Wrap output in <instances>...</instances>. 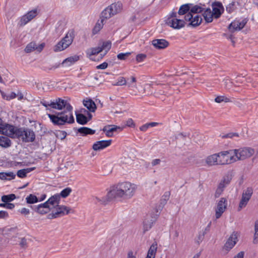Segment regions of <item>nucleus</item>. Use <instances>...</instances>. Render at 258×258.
Returning a JSON list of instances; mask_svg holds the SVG:
<instances>
[{
	"label": "nucleus",
	"instance_id": "64",
	"mask_svg": "<svg viewBox=\"0 0 258 258\" xmlns=\"http://www.w3.org/2000/svg\"><path fill=\"white\" fill-rule=\"evenodd\" d=\"M244 252L240 251L238 252L233 258H243Z\"/></svg>",
	"mask_w": 258,
	"mask_h": 258
},
{
	"label": "nucleus",
	"instance_id": "9",
	"mask_svg": "<svg viewBox=\"0 0 258 258\" xmlns=\"http://www.w3.org/2000/svg\"><path fill=\"white\" fill-rule=\"evenodd\" d=\"M19 128H16L13 125L4 123L2 122L0 125V132L3 134L12 138H17V131Z\"/></svg>",
	"mask_w": 258,
	"mask_h": 258
},
{
	"label": "nucleus",
	"instance_id": "63",
	"mask_svg": "<svg viewBox=\"0 0 258 258\" xmlns=\"http://www.w3.org/2000/svg\"><path fill=\"white\" fill-rule=\"evenodd\" d=\"M126 125L128 126H135V124L134 123L133 120L132 119H128L126 121Z\"/></svg>",
	"mask_w": 258,
	"mask_h": 258
},
{
	"label": "nucleus",
	"instance_id": "62",
	"mask_svg": "<svg viewBox=\"0 0 258 258\" xmlns=\"http://www.w3.org/2000/svg\"><path fill=\"white\" fill-rule=\"evenodd\" d=\"M253 243L254 244L258 243V232H255L253 239Z\"/></svg>",
	"mask_w": 258,
	"mask_h": 258
},
{
	"label": "nucleus",
	"instance_id": "48",
	"mask_svg": "<svg viewBox=\"0 0 258 258\" xmlns=\"http://www.w3.org/2000/svg\"><path fill=\"white\" fill-rule=\"evenodd\" d=\"M224 86L226 89H230L233 86H234V83L228 79H225L223 80Z\"/></svg>",
	"mask_w": 258,
	"mask_h": 258
},
{
	"label": "nucleus",
	"instance_id": "52",
	"mask_svg": "<svg viewBox=\"0 0 258 258\" xmlns=\"http://www.w3.org/2000/svg\"><path fill=\"white\" fill-rule=\"evenodd\" d=\"M27 171L25 169H21L17 171V175L20 178H24L26 176Z\"/></svg>",
	"mask_w": 258,
	"mask_h": 258
},
{
	"label": "nucleus",
	"instance_id": "50",
	"mask_svg": "<svg viewBox=\"0 0 258 258\" xmlns=\"http://www.w3.org/2000/svg\"><path fill=\"white\" fill-rule=\"evenodd\" d=\"M131 54L130 52L126 53H120L117 54V57L118 59L120 60H124L125 59L130 55Z\"/></svg>",
	"mask_w": 258,
	"mask_h": 258
},
{
	"label": "nucleus",
	"instance_id": "34",
	"mask_svg": "<svg viewBox=\"0 0 258 258\" xmlns=\"http://www.w3.org/2000/svg\"><path fill=\"white\" fill-rule=\"evenodd\" d=\"M157 249V243L156 242H154L152 243V244L150 246V248L148 250L147 255L152 256H155V254L156 253Z\"/></svg>",
	"mask_w": 258,
	"mask_h": 258
},
{
	"label": "nucleus",
	"instance_id": "2",
	"mask_svg": "<svg viewBox=\"0 0 258 258\" xmlns=\"http://www.w3.org/2000/svg\"><path fill=\"white\" fill-rule=\"evenodd\" d=\"M137 187V185L128 181L119 182L112 186V189L108 192L107 198L130 199L135 194Z\"/></svg>",
	"mask_w": 258,
	"mask_h": 258
},
{
	"label": "nucleus",
	"instance_id": "14",
	"mask_svg": "<svg viewBox=\"0 0 258 258\" xmlns=\"http://www.w3.org/2000/svg\"><path fill=\"white\" fill-rule=\"evenodd\" d=\"M157 216H152V215H148L145 218L143 222V233H145L151 228L154 223L156 221Z\"/></svg>",
	"mask_w": 258,
	"mask_h": 258
},
{
	"label": "nucleus",
	"instance_id": "57",
	"mask_svg": "<svg viewBox=\"0 0 258 258\" xmlns=\"http://www.w3.org/2000/svg\"><path fill=\"white\" fill-rule=\"evenodd\" d=\"M82 112L87 115V119H88V121L90 120L92 118V115L85 109H83Z\"/></svg>",
	"mask_w": 258,
	"mask_h": 258
},
{
	"label": "nucleus",
	"instance_id": "3",
	"mask_svg": "<svg viewBox=\"0 0 258 258\" xmlns=\"http://www.w3.org/2000/svg\"><path fill=\"white\" fill-rule=\"evenodd\" d=\"M233 155L231 156L232 161H237L238 160H244L250 158L255 153L254 149L244 147L239 149L232 150Z\"/></svg>",
	"mask_w": 258,
	"mask_h": 258
},
{
	"label": "nucleus",
	"instance_id": "43",
	"mask_svg": "<svg viewBox=\"0 0 258 258\" xmlns=\"http://www.w3.org/2000/svg\"><path fill=\"white\" fill-rule=\"evenodd\" d=\"M126 84V81L125 79L123 77H119L117 79V81L115 83H112L113 86H122Z\"/></svg>",
	"mask_w": 258,
	"mask_h": 258
},
{
	"label": "nucleus",
	"instance_id": "6",
	"mask_svg": "<svg viewBox=\"0 0 258 258\" xmlns=\"http://www.w3.org/2000/svg\"><path fill=\"white\" fill-rule=\"evenodd\" d=\"M166 23L174 29H179L183 27L185 25L184 20L180 19L179 16H177V13L175 12H172L166 20Z\"/></svg>",
	"mask_w": 258,
	"mask_h": 258
},
{
	"label": "nucleus",
	"instance_id": "19",
	"mask_svg": "<svg viewBox=\"0 0 258 258\" xmlns=\"http://www.w3.org/2000/svg\"><path fill=\"white\" fill-rule=\"evenodd\" d=\"M111 140H102L96 142L92 146V148L95 151L102 150L110 145Z\"/></svg>",
	"mask_w": 258,
	"mask_h": 258
},
{
	"label": "nucleus",
	"instance_id": "44",
	"mask_svg": "<svg viewBox=\"0 0 258 258\" xmlns=\"http://www.w3.org/2000/svg\"><path fill=\"white\" fill-rule=\"evenodd\" d=\"M253 193V189L251 187H248L243 191L242 195L247 198L250 199Z\"/></svg>",
	"mask_w": 258,
	"mask_h": 258
},
{
	"label": "nucleus",
	"instance_id": "11",
	"mask_svg": "<svg viewBox=\"0 0 258 258\" xmlns=\"http://www.w3.org/2000/svg\"><path fill=\"white\" fill-rule=\"evenodd\" d=\"M217 154L219 155L218 158L219 165H226L235 162V161H232L231 160V156L229 158L228 156V154H233V151H232V150L222 151Z\"/></svg>",
	"mask_w": 258,
	"mask_h": 258
},
{
	"label": "nucleus",
	"instance_id": "28",
	"mask_svg": "<svg viewBox=\"0 0 258 258\" xmlns=\"http://www.w3.org/2000/svg\"><path fill=\"white\" fill-rule=\"evenodd\" d=\"M101 51V49L100 48V46H98L97 47L91 48L88 49L86 51V53L91 59L94 60L91 58V56L98 54Z\"/></svg>",
	"mask_w": 258,
	"mask_h": 258
},
{
	"label": "nucleus",
	"instance_id": "58",
	"mask_svg": "<svg viewBox=\"0 0 258 258\" xmlns=\"http://www.w3.org/2000/svg\"><path fill=\"white\" fill-rule=\"evenodd\" d=\"M107 66H108L107 63L104 62L101 63V64L97 66L96 67V68L97 69L104 70V69H105L107 67Z\"/></svg>",
	"mask_w": 258,
	"mask_h": 258
},
{
	"label": "nucleus",
	"instance_id": "60",
	"mask_svg": "<svg viewBox=\"0 0 258 258\" xmlns=\"http://www.w3.org/2000/svg\"><path fill=\"white\" fill-rule=\"evenodd\" d=\"M161 162V160L159 159H154L152 161V165L153 166H154L155 165H158Z\"/></svg>",
	"mask_w": 258,
	"mask_h": 258
},
{
	"label": "nucleus",
	"instance_id": "38",
	"mask_svg": "<svg viewBox=\"0 0 258 258\" xmlns=\"http://www.w3.org/2000/svg\"><path fill=\"white\" fill-rule=\"evenodd\" d=\"M79 57L77 55H74L73 56H71V57H69L66 58V59H64L62 61V64H64L66 63L69 62L68 65L70 66L72 63L78 61L79 60Z\"/></svg>",
	"mask_w": 258,
	"mask_h": 258
},
{
	"label": "nucleus",
	"instance_id": "49",
	"mask_svg": "<svg viewBox=\"0 0 258 258\" xmlns=\"http://www.w3.org/2000/svg\"><path fill=\"white\" fill-rule=\"evenodd\" d=\"M204 233H201L200 232L199 233V234L197 236V237L195 239V242L198 243V244H200V243L203 241V240L204 238Z\"/></svg>",
	"mask_w": 258,
	"mask_h": 258
},
{
	"label": "nucleus",
	"instance_id": "46",
	"mask_svg": "<svg viewBox=\"0 0 258 258\" xmlns=\"http://www.w3.org/2000/svg\"><path fill=\"white\" fill-rule=\"evenodd\" d=\"M71 191H72V189L70 187H67V188L63 189L61 191L60 194H59V195H60V198L62 197L63 198H66L70 194Z\"/></svg>",
	"mask_w": 258,
	"mask_h": 258
},
{
	"label": "nucleus",
	"instance_id": "20",
	"mask_svg": "<svg viewBox=\"0 0 258 258\" xmlns=\"http://www.w3.org/2000/svg\"><path fill=\"white\" fill-rule=\"evenodd\" d=\"M152 45L158 49L166 48L169 45V42L163 39H156L152 41Z\"/></svg>",
	"mask_w": 258,
	"mask_h": 258
},
{
	"label": "nucleus",
	"instance_id": "30",
	"mask_svg": "<svg viewBox=\"0 0 258 258\" xmlns=\"http://www.w3.org/2000/svg\"><path fill=\"white\" fill-rule=\"evenodd\" d=\"M192 5L191 4H184L180 6L178 11L177 15H183L185 14L190 10V7Z\"/></svg>",
	"mask_w": 258,
	"mask_h": 258
},
{
	"label": "nucleus",
	"instance_id": "61",
	"mask_svg": "<svg viewBox=\"0 0 258 258\" xmlns=\"http://www.w3.org/2000/svg\"><path fill=\"white\" fill-rule=\"evenodd\" d=\"M0 179H3V180H5V179L10 180L11 179V178H7L6 172H1L0 173Z\"/></svg>",
	"mask_w": 258,
	"mask_h": 258
},
{
	"label": "nucleus",
	"instance_id": "37",
	"mask_svg": "<svg viewBox=\"0 0 258 258\" xmlns=\"http://www.w3.org/2000/svg\"><path fill=\"white\" fill-rule=\"evenodd\" d=\"M26 203L29 204H32L39 202V200L37 197L32 194H30L28 197H27L26 198Z\"/></svg>",
	"mask_w": 258,
	"mask_h": 258
},
{
	"label": "nucleus",
	"instance_id": "59",
	"mask_svg": "<svg viewBox=\"0 0 258 258\" xmlns=\"http://www.w3.org/2000/svg\"><path fill=\"white\" fill-rule=\"evenodd\" d=\"M20 245L22 247H25L27 245L26 239L25 238H21Z\"/></svg>",
	"mask_w": 258,
	"mask_h": 258
},
{
	"label": "nucleus",
	"instance_id": "15",
	"mask_svg": "<svg viewBox=\"0 0 258 258\" xmlns=\"http://www.w3.org/2000/svg\"><path fill=\"white\" fill-rule=\"evenodd\" d=\"M237 232H233L225 243L223 249L228 251L235 245L237 241Z\"/></svg>",
	"mask_w": 258,
	"mask_h": 258
},
{
	"label": "nucleus",
	"instance_id": "39",
	"mask_svg": "<svg viewBox=\"0 0 258 258\" xmlns=\"http://www.w3.org/2000/svg\"><path fill=\"white\" fill-rule=\"evenodd\" d=\"M158 124V122H152L146 123L140 127V130L142 132H146L149 127H154Z\"/></svg>",
	"mask_w": 258,
	"mask_h": 258
},
{
	"label": "nucleus",
	"instance_id": "26",
	"mask_svg": "<svg viewBox=\"0 0 258 258\" xmlns=\"http://www.w3.org/2000/svg\"><path fill=\"white\" fill-rule=\"evenodd\" d=\"M205 20L207 23L211 22L213 21V15L210 8L206 9L202 14Z\"/></svg>",
	"mask_w": 258,
	"mask_h": 258
},
{
	"label": "nucleus",
	"instance_id": "7",
	"mask_svg": "<svg viewBox=\"0 0 258 258\" xmlns=\"http://www.w3.org/2000/svg\"><path fill=\"white\" fill-rule=\"evenodd\" d=\"M17 138L25 142H32L35 139L34 132L29 128H19L17 131Z\"/></svg>",
	"mask_w": 258,
	"mask_h": 258
},
{
	"label": "nucleus",
	"instance_id": "10",
	"mask_svg": "<svg viewBox=\"0 0 258 258\" xmlns=\"http://www.w3.org/2000/svg\"><path fill=\"white\" fill-rule=\"evenodd\" d=\"M231 179L232 176L229 174L225 175L223 177L215 191V197L216 198H218L222 194L225 188L230 183Z\"/></svg>",
	"mask_w": 258,
	"mask_h": 258
},
{
	"label": "nucleus",
	"instance_id": "23",
	"mask_svg": "<svg viewBox=\"0 0 258 258\" xmlns=\"http://www.w3.org/2000/svg\"><path fill=\"white\" fill-rule=\"evenodd\" d=\"M122 130V128L115 125H108L105 126L103 128V131L105 132L107 137H111L113 136L112 133L116 131L117 130Z\"/></svg>",
	"mask_w": 258,
	"mask_h": 258
},
{
	"label": "nucleus",
	"instance_id": "16",
	"mask_svg": "<svg viewBox=\"0 0 258 258\" xmlns=\"http://www.w3.org/2000/svg\"><path fill=\"white\" fill-rule=\"evenodd\" d=\"M37 12L36 10H33L28 12L24 15L21 19L20 25L23 26L36 16Z\"/></svg>",
	"mask_w": 258,
	"mask_h": 258
},
{
	"label": "nucleus",
	"instance_id": "8",
	"mask_svg": "<svg viewBox=\"0 0 258 258\" xmlns=\"http://www.w3.org/2000/svg\"><path fill=\"white\" fill-rule=\"evenodd\" d=\"M71 209L66 206L58 205L51 211V213L47 215V218L52 219L57 217H59L65 215H67L70 213Z\"/></svg>",
	"mask_w": 258,
	"mask_h": 258
},
{
	"label": "nucleus",
	"instance_id": "33",
	"mask_svg": "<svg viewBox=\"0 0 258 258\" xmlns=\"http://www.w3.org/2000/svg\"><path fill=\"white\" fill-rule=\"evenodd\" d=\"M106 20L107 19H106L105 18H103L101 15L100 16V21H99L96 24V25L93 29V31L94 34L96 33L97 32H98V31H99L100 30V29L102 28V27L103 26V22Z\"/></svg>",
	"mask_w": 258,
	"mask_h": 258
},
{
	"label": "nucleus",
	"instance_id": "17",
	"mask_svg": "<svg viewBox=\"0 0 258 258\" xmlns=\"http://www.w3.org/2000/svg\"><path fill=\"white\" fill-rule=\"evenodd\" d=\"M246 23V19H243L241 22L234 21L229 25L228 29L231 32L239 31L244 27Z\"/></svg>",
	"mask_w": 258,
	"mask_h": 258
},
{
	"label": "nucleus",
	"instance_id": "41",
	"mask_svg": "<svg viewBox=\"0 0 258 258\" xmlns=\"http://www.w3.org/2000/svg\"><path fill=\"white\" fill-rule=\"evenodd\" d=\"M215 101L217 103L231 102L232 101L228 97L225 96H218L215 98Z\"/></svg>",
	"mask_w": 258,
	"mask_h": 258
},
{
	"label": "nucleus",
	"instance_id": "18",
	"mask_svg": "<svg viewBox=\"0 0 258 258\" xmlns=\"http://www.w3.org/2000/svg\"><path fill=\"white\" fill-rule=\"evenodd\" d=\"M60 201V195L55 194L51 196L45 203L50 208V210H52L55 206H58Z\"/></svg>",
	"mask_w": 258,
	"mask_h": 258
},
{
	"label": "nucleus",
	"instance_id": "47",
	"mask_svg": "<svg viewBox=\"0 0 258 258\" xmlns=\"http://www.w3.org/2000/svg\"><path fill=\"white\" fill-rule=\"evenodd\" d=\"M107 198V194L106 195V196L102 198L101 199H99L98 197H95V199L96 200L97 202L100 203L102 204L105 205L107 204V203L112 199H109Z\"/></svg>",
	"mask_w": 258,
	"mask_h": 258
},
{
	"label": "nucleus",
	"instance_id": "25",
	"mask_svg": "<svg viewBox=\"0 0 258 258\" xmlns=\"http://www.w3.org/2000/svg\"><path fill=\"white\" fill-rule=\"evenodd\" d=\"M83 104L90 112H94L96 109V105L95 102L91 99L84 100Z\"/></svg>",
	"mask_w": 258,
	"mask_h": 258
},
{
	"label": "nucleus",
	"instance_id": "40",
	"mask_svg": "<svg viewBox=\"0 0 258 258\" xmlns=\"http://www.w3.org/2000/svg\"><path fill=\"white\" fill-rule=\"evenodd\" d=\"M111 46V42L109 41H107L104 42L101 46L100 48L101 49V51H102L103 50H105V53L104 55H105L106 52L110 49Z\"/></svg>",
	"mask_w": 258,
	"mask_h": 258
},
{
	"label": "nucleus",
	"instance_id": "36",
	"mask_svg": "<svg viewBox=\"0 0 258 258\" xmlns=\"http://www.w3.org/2000/svg\"><path fill=\"white\" fill-rule=\"evenodd\" d=\"M249 200V199L245 197L242 195V197L239 202L237 210L238 211H240L243 208L245 207L246 206Z\"/></svg>",
	"mask_w": 258,
	"mask_h": 258
},
{
	"label": "nucleus",
	"instance_id": "32",
	"mask_svg": "<svg viewBox=\"0 0 258 258\" xmlns=\"http://www.w3.org/2000/svg\"><path fill=\"white\" fill-rule=\"evenodd\" d=\"M76 120L78 123L82 125L86 124L88 122V119H87V116L83 113L77 114Z\"/></svg>",
	"mask_w": 258,
	"mask_h": 258
},
{
	"label": "nucleus",
	"instance_id": "12",
	"mask_svg": "<svg viewBox=\"0 0 258 258\" xmlns=\"http://www.w3.org/2000/svg\"><path fill=\"white\" fill-rule=\"evenodd\" d=\"M227 201L224 198L220 199L218 202L215 209V216L216 219H219L227 208Z\"/></svg>",
	"mask_w": 258,
	"mask_h": 258
},
{
	"label": "nucleus",
	"instance_id": "29",
	"mask_svg": "<svg viewBox=\"0 0 258 258\" xmlns=\"http://www.w3.org/2000/svg\"><path fill=\"white\" fill-rule=\"evenodd\" d=\"M11 145V141L7 137L0 136V146L8 148Z\"/></svg>",
	"mask_w": 258,
	"mask_h": 258
},
{
	"label": "nucleus",
	"instance_id": "35",
	"mask_svg": "<svg viewBox=\"0 0 258 258\" xmlns=\"http://www.w3.org/2000/svg\"><path fill=\"white\" fill-rule=\"evenodd\" d=\"M16 199L15 194H12L8 195H4L2 197L1 200L4 203H8Z\"/></svg>",
	"mask_w": 258,
	"mask_h": 258
},
{
	"label": "nucleus",
	"instance_id": "55",
	"mask_svg": "<svg viewBox=\"0 0 258 258\" xmlns=\"http://www.w3.org/2000/svg\"><path fill=\"white\" fill-rule=\"evenodd\" d=\"M19 212L21 213V214L25 216L30 214V210L26 208H22L19 210Z\"/></svg>",
	"mask_w": 258,
	"mask_h": 258
},
{
	"label": "nucleus",
	"instance_id": "13",
	"mask_svg": "<svg viewBox=\"0 0 258 258\" xmlns=\"http://www.w3.org/2000/svg\"><path fill=\"white\" fill-rule=\"evenodd\" d=\"M184 19L186 21H190L188 24V26L196 27L199 26L202 22V19L198 15L194 16L191 14L188 13L184 16Z\"/></svg>",
	"mask_w": 258,
	"mask_h": 258
},
{
	"label": "nucleus",
	"instance_id": "21",
	"mask_svg": "<svg viewBox=\"0 0 258 258\" xmlns=\"http://www.w3.org/2000/svg\"><path fill=\"white\" fill-rule=\"evenodd\" d=\"M219 155L217 153L208 156L205 160V163L208 166L219 165L218 158Z\"/></svg>",
	"mask_w": 258,
	"mask_h": 258
},
{
	"label": "nucleus",
	"instance_id": "22",
	"mask_svg": "<svg viewBox=\"0 0 258 258\" xmlns=\"http://www.w3.org/2000/svg\"><path fill=\"white\" fill-rule=\"evenodd\" d=\"M31 207L34 211L40 215H44L51 211L50 208L47 207L45 203L37 206H31Z\"/></svg>",
	"mask_w": 258,
	"mask_h": 258
},
{
	"label": "nucleus",
	"instance_id": "1",
	"mask_svg": "<svg viewBox=\"0 0 258 258\" xmlns=\"http://www.w3.org/2000/svg\"><path fill=\"white\" fill-rule=\"evenodd\" d=\"M41 104L47 107L48 106L57 110H61L65 108L64 111L57 112L55 114H48V116L54 125H62L65 123H73L75 122V119L72 113V106L67 103V102L61 98H57L53 101L50 102L43 101H41Z\"/></svg>",
	"mask_w": 258,
	"mask_h": 258
},
{
	"label": "nucleus",
	"instance_id": "27",
	"mask_svg": "<svg viewBox=\"0 0 258 258\" xmlns=\"http://www.w3.org/2000/svg\"><path fill=\"white\" fill-rule=\"evenodd\" d=\"M78 133H80L82 136H86L87 135H93L95 134V131L87 127H81L78 130Z\"/></svg>",
	"mask_w": 258,
	"mask_h": 258
},
{
	"label": "nucleus",
	"instance_id": "42",
	"mask_svg": "<svg viewBox=\"0 0 258 258\" xmlns=\"http://www.w3.org/2000/svg\"><path fill=\"white\" fill-rule=\"evenodd\" d=\"M204 9L202 8L200 6H199L198 5H196L190 8V13L192 14H198V13H201L202 12H203Z\"/></svg>",
	"mask_w": 258,
	"mask_h": 258
},
{
	"label": "nucleus",
	"instance_id": "54",
	"mask_svg": "<svg viewBox=\"0 0 258 258\" xmlns=\"http://www.w3.org/2000/svg\"><path fill=\"white\" fill-rule=\"evenodd\" d=\"M244 80V77H237L236 80L235 81V83H234V86L237 87L239 86L240 84H241L243 82Z\"/></svg>",
	"mask_w": 258,
	"mask_h": 258
},
{
	"label": "nucleus",
	"instance_id": "31",
	"mask_svg": "<svg viewBox=\"0 0 258 258\" xmlns=\"http://www.w3.org/2000/svg\"><path fill=\"white\" fill-rule=\"evenodd\" d=\"M170 196V191H166L162 196V198L160 200V203L159 205V208L162 209L164 205L166 204L167 201L169 200Z\"/></svg>",
	"mask_w": 258,
	"mask_h": 258
},
{
	"label": "nucleus",
	"instance_id": "45",
	"mask_svg": "<svg viewBox=\"0 0 258 258\" xmlns=\"http://www.w3.org/2000/svg\"><path fill=\"white\" fill-rule=\"evenodd\" d=\"M36 43L35 42H32L29 43L26 47L25 49V51L27 53H30L32 51L36 50Z\"/></svg>",
	"mask_w": 258,
	"mask_h": 258
},
{
	"label": "nucleus",
	"instance_id": "56",
	"mask_svg": "<svg viewBox=\"0 0 258 258\" xmlns=\"http://www.w3.org/2000/svg\"><path fill=\"white\" fill-rule=\"evenodd\" d=\"M9 214L7 212L5 211H0V219H5L8 217Z\"/></svg>",
	"mask_w": 258,
	"mask_h": 258
},
{
	"label": "nucleus",
	"instance_id": "5",
	"mask_svg": "<svg viewBox=\"0 0 258 258\" xmlns=\"http://www.w3.org/2000/svg\"><path fill=\"white\" fill-rule=\"evenodd\" d=\"M122 4L120 2L113 3L106 8L101 12V16L106 19H109L114 15L120 13L122 10Z\"/></svg>",
	"mask_w": 258,
	"mask_h": 258
},
{
	"label": "nucleus",
	"instance_id": "24",
	"mask_svg": "<svg viewBox=\"0 0 258 258\" xmlns=\"http://www.w3.org/2000/svg\"><path fill=\"white\" fill-rule=\"evenodd\" d=\"M213 11H212L213 16L215 18H218L221 15L220 8L222 7V5L219 2H215L213 4Z\"/></svg>",
	"mask_w": 258,
	"mask_h": 258
},
{
	"label": "nucleus",
	"instance_id": "53",
	"mask_svg": "<svg viewBox=\"0 0 258 258\" xmlns=\"http://www.w3.org/2000/svg\"><path fill=\"white\" fill-rule=\"evenodd\" d=\"M146 58V55L145 54L141 53L138 54L136 56V59L138 62H141Z\"/></svg>",
	"mask_w": 258,
	"mask_h": 258
},
{
	"label": "nucleus",
	"instance_id": "4",
	"mask_svg": "<svg viewBox=\"0 0 258 258\" xmlns=\"http://www.w3.org/2000/svg\"><path fill=\"white\" fill-rule=\"evenodd\" d=\"M74 37V30L73 29L70 30L66 35V36L55 45L54 51L55 52L60 51L68 47L72 44Z\"/></svg>",
	"mask_w": 258,
	"mask_h": 258
},
{
	"label": "nucleus",
	"instance_id": "51",
	"mask_svg": "<svg viewBox=\"0 0 258 258\" xmlns=\"http://www.w3.org/2000/svg\"><path fill=\"white\" fill-rule=\"evenodd\" d=\"M239 135L236 133H229L222 136V138H233L234 137H238Z\"/></svg>",
	"mask_w": 258,
	"mask_h": 258
}]
</instances>
